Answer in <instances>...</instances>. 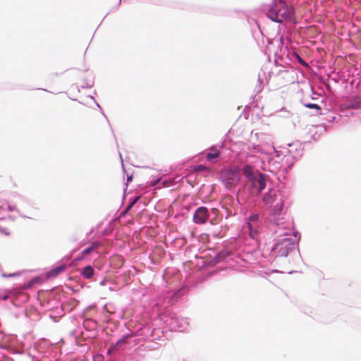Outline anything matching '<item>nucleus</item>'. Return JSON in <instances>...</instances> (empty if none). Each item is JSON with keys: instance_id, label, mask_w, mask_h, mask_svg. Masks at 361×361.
Here are the masks:
<instances>
[{"instance_id": "f257e3e1", "label": "nucleus", "mask_w": 361, "mask_h": 361, "mask_svg": "<svg viewBox=\"0 0 361 361\" xmlns=\"http://www.w3.org/2000/svg\"><path fill=\"white\" fill-rule=\"evenodd\" d=\"M240 180V173L238 169H229L223 175V182L225 186L228 188H234Z\"/></svg>"}, {"instance_id": "f03ea898", "label": "nucleus", "mask_w": 361, "mask_h": 361, "mask_svg": "<svg viewBox=\"0 0 361 361\" xmlns=\"http://www.w3.org/2000/svg\"><path fill=\"white\" fill-rule=\"evenodd\" d=\"M209 216L207 208L204 207H198L193 215V220L195 224H205Z\"/></svg>"}, {"instance_id": "7ed1b4c3", "label": "nucleus", "mask_w": 361, "mask_h": 361, "mask_svg": "<svg viewBox=\"0 0 361 361\" xmlns=\"http://www.w3.org/2000/svg\"><path fill=\"white\" fill-rule=\"evenodd\" d=\"M255 188H257L258 191L262 192L266 187L265 176L262 173H257V176L251 180Z\"/></svg>"}, {"instance_id": "20e7f679", "label": "nucleus", "mask_w": 361, "mask_h": 361, "mask_svg": "<svg viewBox=\"0 0 361 361\" xmlns=\"http://www.w3.org/2000/svg\"><path fill=\"white\" fill-rule=\"evenodd\" d=\"M280 11V10L278 11L271 6L268 10L267 16L271 20L281 23L282 20L279 18Z\"/></svg>"}, {"instance_id": "39448f33", "label": "nucleus", "mask_w": 361, "mask_h": 361, "mask_svg": "<svg viewBox=\"0 0 361 361\" xmlns=\"http://www.w3.org/2000/svg\"><path fill=\"white\" fill-rule=\"evenodd\" d=\"M257 172H254L252 166L246 165L243 168L244 175L251 181L256 176Z\"/></svg>"}, {"instance_id": "423d86ee", "label": "nucleus", "mask_w": 361, "mask_h": 361, "mask_svg": "<svg viewBox=\"0 0 361 361\" xmlns=\"http://www.w3.org/2000/svg\"><path fill=\"white\" fill-rule=\"evenodd\" d=\"M94 274V269L92 266L88 265L84 267L81 271L82 276L87 279H91Z\"/></svg>"}, {"instance_id": "0eeeda50", "label": "nucleus", "mask_w": 361, "mask_h": 361, "mask_svg": "<svg viewBox=\"0 0 361 361\" xmlns=\"http://www.w3.org/2000/svg\"><path fill=\"white\" fill-rule=\"evenodd\" d=\"M276 192L274 191H269L266 193L263 197V201L266 204H271L275 200Z\"/></svg>"}, {"instance_id": "6e6552de", "label": "nucleus", "mask_w": 361, "mask_h": 361, "mask_svg": "<svg viewBox=\"0 0 361 361\" xmlns=\"http://www.w3.org/2000/svg\"><path fill=\"white\" fill-rule=\"evenodd\" d=\"M66 269V267L63 266V265H61L59 267H57L51 270H50L48 273V276L49 277H56V276H58L59 274H61V272H63Z\"/></svg>"}, {"instance_id": "1a4fd4ad", "label": "nucleus", "mask_w": 361, "mask_h": 361, "mask_svg": "<svg viewBox=\"0 0 361 361\" xmlns=\"http://www.w3.org/2000/svg\"><path fill=\"white\" fill-rule=\"evenodd\" d=\"M210 150H211V152H208L206 154V159L207 161H212V159H216L219 157L220 152L219 149L212 148Z\"/></svg>"}, {"instance_id": "9d476101", "label": "nucleus", "mask_w": 361, "mask_h": 361, "mask_svg": "<svg viewBox=\"0 0 361 361\" xmlns=\"http://www.w3.org/2000/svg\"><path fill=\"white\" fill-rule=\"evenodd\" d=\"M247 227L249 229V235L250 236V238L253 239L255 238L258 233L256 226H255V225L252 223L247 222Z\"/></svg>"}, {"instance_id": "9b49d317", "label": "nucleus", "mask_w": 361, "mask_h": 361, "mask_svg": "<svg viewBox=\"0 0 361 361\" xmlns=\"http://www.w3.org/2000/svg\"><path fill=\"white\" fill-rule=\"evenodd\" d=\"M99 245H100L99 243H98V242H93V243H92V244H91V245L90 247H88L87 248L85 249L82 252V254L83 255H88V254L91 253L94 250L97 249Z\"/></svg>"}, {"instance_id": "f8f14e48", "label": "nucleus", "mask_w": 361, "mask_h": 361, "mask_svg": "<svg viewBox=\"0 0 361 361\" xmlns=\"http://www.w3.org/2000/svg\"><path fill=\"white\" fill-rule=\"evenodd\" d=\"M195 171L196 172L210 171V169L204 165L200 164L195 167Z\"/></svg>"}, {"instance_id": "ddd939ff", "label": "nucleus", "mask_w": 361, "mask_h": 361, "mask_svg": "<svg viewBox=\"0 0 361 361\" xmlns=\"http://www.w3.org/2000/svg\"><path fill=\"white\" fill-rule=\"evenodd\" d=\"M301 102L303 104V105L307 108H310V109H316L317 111H320L321 110V108L319 105L316 104H311V103H304L302 101H301Z\"/></svg>"}, {"instance_id": "4468645a", "label": "nucleus", "mask_w": 361, "mask_h": 361, "mask_svg": "<svg viewBox=\"0 0 361 361\" xmlns=\"http://www.w3.org/2000/svg\"><path fill=\"white\" fill-rule=\"evenodd\" d=\"M295 59H296L300 64L302 66L307 67V63L297 54L295 53Z\"/></svg>"}, {"instance_id": "2eb2a0df", "label": "nucleus", "mask_w": 361, "mask_h": 361, "mask_svg": "<svg viewBox=\"0 0 361 361\" xmlns=\"http://www.w3.org/2000/svg\"><path fill=\"white\" fill-rule=\"evenodd\" d=\"M259 219V215L258 214H253L249 218V222L251 223H256Z\"/></svg>"}, {"instance_id": "dca6fc26", "label": "nucleus", "mask_w": 361, "mask_h": 361, "mask_svg": "<svg viewBox=\"0 0 361 361\" xmlns=\"http://www.w3.org/2000/svg\"><path fill=\"white\" fill-rule=\"evenodd\" d=\"M138 199H139V197H137L135 199H134V200L131 202L132 204H135V203L137 201Z\"/></svg>"}, {"instance_id": "f3484780", "label": "nucleus", "mask_w": 361, "mask_h": 361, "mask_svg": "<svg viewBox=\"0 0 361 361\" xmlns=\"http://www.w3.org/2000/svg\"><path fill=\"white\" fill-rule=\"evenodd\" d=\"M134 204H132V203H130L128 207H127V210H129Z\"/></svg>"}, {"instance_id": "a211bd4d", "label": "nucleus", "mask_w": 361, "mask_h": 361, "mask_svg": "<svg viewBox=\"0 0 361 361\" xmlns=\"http://www.w3.org/2000/svg\"><path fill=\"white\" fill-rule=\"evenodd\" d=\"M134 204H132V203H130L128 207H127V210H129Z\"/></svg>"}, {"instance_id": "6ab92c4d", "label": "nucleus", "mask_w": 361, "mask_h": 361, "mask_svg": "<svg viewBox=\"0 0 361 361\" xmlns=\"http://www.w3.org/2000/svg\"><path fill=\"white\" fill-rule=\"evenodd\" d=\"M134 204H132V203H130L128 207H127V210H129Z\"/></svg>"}, {"instance_id": "aec40b11", "label": "nucleus", "mask_w": 361, "mask_h": 361, "mask_svg": "<svg viewBox=\"0 0 361 361\" xmlns=\"http://www.w3.org/2000/svg\"><path fill=\"white\" fill-rule=\"evenodd\" d=\"M114 259H119V260L121 262V263H123V260H122V259H121V257H116Z\"/></svg>"}, {"instance_id": "412c9836", "label": "nucleus", "mask_w": 361, "mask_h": 361, "mask_svg": "<svg viewBox=\"0 0 361 361\" xmlns=\"http://www.w3.org/2000/svg\"><path fill=\"white\" fill-rule=\"evenodd\" d=\"M283 1L280 0L279 6H283Z\"/></svg>"}, {"instance_id": "4be33fe9", "label": "nucleus", "mask_w": 361, "mask_h": 361, "mask_svg": "<svg viewBox=\"0 0 361 361\" xmlns=\"http://www.w3.org/2000/svg\"><path fill=\"white\" fill-rule=\"evenodd\" d=\"M163 185L168 186V185L166 184V183L165 181L163 182Z\"/></svg>"}, {"instance_id": "5701e85b", "label": "nucleus", "mask_w": 361, "mask_h": 361, "mask_svg": "<svg viewBox=\"0 0 361 361\" xmlns=\"http://www.w3.org/2000/svg\"><path fill=\"white\" fill-rule=\"evenodd\" d=\"M159 182V180H157L154 183V185H156L157 183H158Z\"/></svg>"}, {"instance_id": "b1692460", "label": "nucleus", "mask_w": 361, "mask_h": 361, "mask_svg": "<svg viewBox=\"0 0 361 361\" xmlns=\"http://www.w3.org/2000/svg\"><path fill=\"white\" fill-rule=\"evenodd\" d=\"M294 236H295V238L297 237V233H295Z\"/></svg>"}, {"instance_id": "393cba45", "label": "nucleus", "mask_w": 361, "mask_h": 361, "mask_svg": "<svg viewBox=\"0 0 361 361\" xmlns=\"http://www.w3.org/2000/svg\"><path fill=\"white\" fill-rule=\"evenodd\" d=\"M8 361H12V360H8Z\"/></svg>"}]
</instances>
